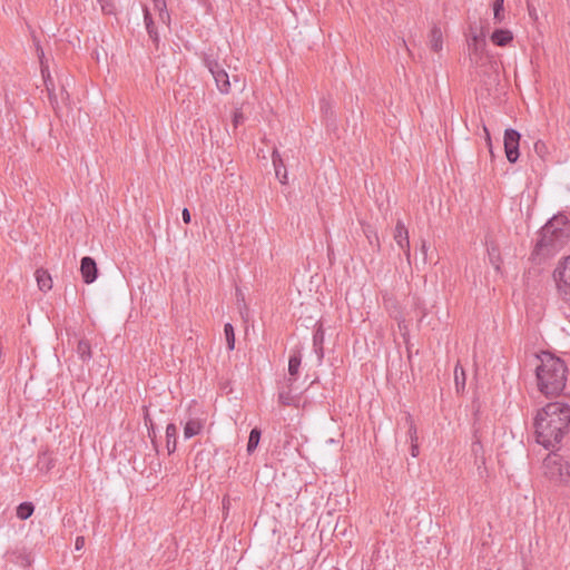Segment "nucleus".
<instances>
[{"label":"nucleus","instance_id":"obj_1","mask_svg":"<svg viewBox=\"0 0 570 570\" xmlns=\"http://www.w3.org/2000/svg\"><path fill=\"white\" fill-rule=\"evenodd\" d=\"M570 425V406L552 402L538 411L534 419L537 442L546 449L558 445Z\"/></svg>","mask_w":570,"mask_h":570},{"label":"nucleus","instance_id":"obj_2","mask_svg":"<svg viewBox=\"0 0 570 570\" xmlns=\"http://www.w3.org/2000/svg\"><path fill=\"white\" fill-rule=\"evenodd\" d=\"M540 365L537 366L539 391L546 396H557L566 387L568 368L563 360L550 352H542L538 356Z\"/></svg>","mask_w":570,"mask_h":570},{"label":"nucleus","instance_id":"obj_3","mask_svg":"<svg viewBox=\"0 0 570 570\" xmlns=\"http://www.w3.org/2000/svg\"><path fill=\"white\" fill-rule=\"evenodd\" d=\"M569 238L567 232L546 233V228L542 227L532 254L540 258L552 256L568 243Z\"/></svg>","mask_w":570,"mask_h":570},{"label":"nucleus","instance_id":"obj_4","mask_svg":"<svg viewBox=\"0 0 570 570\" xmlns=\"http://www.w3.org/2000/svg\"><path fill=\"white\" fill-rule=\"evenodd\" d=\"M468 50L470 63L475 68L478 75L495 68L497 62L485 53V40L482 37L473 35L468 40Z\"/></svg>","mask_w":570,"mask_h":570},{"label":"nucleus","instance_id":"obj_5","mask_svg":"<svg viewBox=\"0 0 570 570\" xmlns=\"http://www.w3.org/2000/svg\"><path fill=\"white\" fill-rule=\"evenodd\" d=\"M544 475L551 481L567 484L570 481V465L558 453H550L543 461Z\"/></svg>","mask_w":570,"mask_h":570},{"label":"nucleus","instance_id":"obj_6","mask_svg":"<svg viewBox=\"0 0 570 570\" xmlns=\"http://www.w3.org/2000/svg\"><path fill=\"white\" fill-rule=\"evenodd\" d=\"M205 66L212 73L218 91L223 95H228L232 89L230 78L226 69L220 62L215 59L207 57L205 59Z\"/></svg>","mask_w":570,"mask_h":570},{"label":"nucleus","instance_id":"obj_7","mask_svg":"<svg viewBox=\"0 0 570 570\" xmlns=\"http://www.w3.org/2000/svg\"><path fill=\"white\" fill-rule=\"evenodd\" d=\"M558 292L563 299H570V256L566 257L554 271Z\"/></svg>","mask_w":570,"mask_h":570},{"label":"nucleus","instance_id":"obj_8","mask_svg":"<svg viewBox=\"0 0 570 570\" xmlns=\"http://www.w3.org/2000/svg\"><path fill=\"white\" fill-rule=\"evenodd\" d=\"M45 83L48 91L49 101L55 111L58 114L63 106H68L69 94L63 86L59 87L57 90L51 79H46Z\"/></svg>","mask_w":570,"mask_h":570},{"label":"nucleus","instance_id":"obj_9","mask_svg":"<svg viewBox=\"0 0 570 570\" xmlns=\"http://www.w3.org/2000/svg\"><path fill=\"white\" fill-rule=\"evenodd\" d=\"M521 135L512 128L505 129L504 131V151L507 159L510 163H515L520 156L519 145Z\"/></svg>","mask_w":570,"mask_h":570},{"label":"nucleus","instance_id":"obj_10","mask_svg":"<svg viewBox=\"0 0 570 570\" xmlns=\"http://www.w3.org/2000/svg\"><path fill=\"white\" fill-rule=\"evenodd\" d=\"M394 240L400 249H402L406 256V259L410 261L411 252H410V240H409V232L402 220H397L394 230Z\"/></svg>","mask_w":570,"mask_h":570},{"label":"nucleus","instance_id":"obj_11","mask_svg":"<svg viewBox=\"0 0 570 570\" xmlns=\"http://www.w3.org/2000/svg\"><path fill=\"white\" fill-rule=\"evenodd\" d=\"M80 273L86 284H91L97 279L98 267L95 259L90 256L82 257L80 262Z\"/></svg>","mask_w":570,"mask_h":570},{"label":"nucleus","instance_id":"obj_12","mask_svg":"<svg viewBox=\"0 0 570 570\" xmlns=\"http://www.w3.org/2000/svg\"><path fill=\"white\" fill-rule=\"evenodd\" d=\"M546 233H560L567 232V235H570V222L564 215H556L553 216L544 226Z\"/></svg>","mask_w":570,"mask_h":570},{"label":"nucleus","instance_id":"obj_13","mask_svg":"<svg viewBox=\"0 0 570 570\" xmlns=\"http://www.w3.org/2000/svg\"><path fill=\"white\" fill-rule=\"evenodd\" d=\"M293 382H288L287 391H279L278 393V402L284 406H295L298 407L301 403V395L298 393H293L292 391Z\"/></svg>","mask_w":570,"mask_h":570},{"label":"nucleus","instance_id":"obj_14","mask_svg":"<svg viewBox=\"0 0 570 570\" xmlns=\"http://www.w3.org/2000/svg\"><path fill=\"white\" fill-rule=\"evenodd\" d=\"M205 421L200 419H189L184 426V438L191 439L202 433Z\"/></svg>","mask_w":570,"mask_h":570},{"label":"nucleus","instance_id":"obj_15","mask_svg":"<svg viewBox=\"0 0 570 570\" xmlns=\"http://www.w3.org/2000/svg\"><path fill=\"white\" fill-rule=\"evenodd\" d=\"M429 46L434 52H440L443 48V32L438 26H433L429 35Z\"/></svg>","mask_w":570,"mask_h":570},{"label":"nucleus","instance_id":"obj_16","mask_svg":"<svg viewBox=\"0 0 570 570\" xmlns=\"http://www.w3.org/2000/svg\"><path fill=\"white\" fill-rule=\"evenodd\" d=\"M272 161L275 168L276 177L279 179L282 184L287 183V173L284 166V161L281 157V154L275 149L272 154Z\"/></svg>","mask_w":570,"mask_h":570},{"label":"nucleus","instance_id":"obj_17","mask_svg":"<svg viewBox=\"0 0 570 570\" xmlns=\"http://www.w3.org/2000/svg\"><path fill=\"white\" fill-rule=\"evenodd\" d=\"M302 363V355L299 351H294L288 361V382H294L298 374V370Z\"/></svg>","mask_w":570,"mask_h":570},{"label":"nucleus","instance_id":"obj_18","mask_svg":"<svg viewBox=\"0 0 570 570\" xmlns=\"http://www.w3.org/2000/svg\"><path fill=\"white\" fill-rule=\"evenodd\" d=\"M36 279L40 291L47 292L52 288V279L50 274L43 269L39 268L36 271Z\"/></svg>","mask_w":570,"mask_h":570},{"label":"nucleus","instance_id":"obj_19","mask_svg":"<svg viewBox=\"0 0 570 570\" xmlns=\"http://www.w3.org/2000/svg\"><path fill=\"white\" fill-rule=\"evenodd\" d=\"M323 344H324V330H323L322 325L320 324L313 334V346H314V351L317 354V357L320 361L324 357Z\"/></svg>","mask_w":570,"mask_h":570},{"label":"nucleus","instance_id":"obj_20","mask_svg":"<svg viewBox=\"0 0 570 570\" xmlns=\"http://www.w3.org/2000/svg\"><path fill=\"white\" fill-rule=\"evenodd\" d=\"M176 445H177V428L174 423H169L166 426V446H167L169 454L175 452Z\"/></svg>","mask_w":570,"mask_h":570},{"label":"nucleus","instance_id":"obj_21","mask_svg":"<svg viewBox=\"0 0 570 570\" xmlns=\"http://www.w3.org/2000/svg\"><path fill=\"white\" fill-rule=\"evenodd\" d=\"M512 39V32L505 29H498L491 36L492 42L500 47L508 45Z\"/></svg>","mask_w":570,"mask_h":570},{"label":"nucleus","instance_id":"obj_22","mask_svg":"<svg viewBox=\"0 0 570 570\" xmlns=\"http://www.w3.org/2000/svg\"><path fill=\"white\" fill-rule=\"evenodd\" d=\"M77 354L82 362H89L91 360V346L87 340H80L78 342Z\"/></svg>","mask_w":570,"mask_h":570},{"label":"nucleus","instance_id":"obj_23","mask_svg":"<svg viewBox=\"0 0 570 570\" xmlns=\"http://www.w3.org/2000/svg\"><path fill=\"white\" fill-rule=\"evenodd\" d=\"M144 19L146 23V29L148 31L149 37L154 40V42H158V33L155 29L154 21L151 19V14L148 10V8H144Z\"/></svg>","mask_w":570,"mask_h":570},{"label":"nucleus","instance_id":"obj_24","mask_svg":"<svg viewBox=\"0 0 570 570\" xmlns=\"http://www.w3.org/2000/svg\"><path fill=\"white\" fill-rule=\"evenodd\" d=\"M37 465L40 471L48 472L55 466V461L48 452H42L38 456Z\"/></svg>","mask_w":570,"mask_h":570},{"label":"nucleus","instance_id":"obj_25","mask_svg":"<svg viewBox=\"0 0 570 570\" xmlns=\"http://www.w3.org/2000/svg\"><path fill=\"white\" fill-rule=\"evenodd\" d=\"M35 511V505L31 502H22L17 508V517L20 520L29 519Z\"/></svg>","mask_w":570,"mask_h":570},{"label":"nucleus","instance_id":"obj_26","mask_svg":"<svg viewBox=\"0 0 570 570\" xmlns=\"http://www.w3.org/2000/svg\"><path fill=\"white\" fill-rule=\"evenodd\" d=\"M262 432L258 428H254L248 438L247 442V452L252 454L256 448L258 446L259 440H261Z\"/></svg>","mask_w":570,"mask_h":570},{"label":"nucleus","instance_id":"obj_27","mask_svg":"<svg viewBox=\"0 0 570 570\" xmlns=\"http://www.w3.org/2000/svg\"><path fill=\"white\" fill-rule=\"evenodd\" d=\"M154 9L159 12V19L164 23H169L170 17L167 11V4L165 0H153Z\"/></svg>","mask_w":570,"mask_h":570},{"label":"nucleus","instance_id":"obj_28","mask_svg":"<svg viewBox=\"0 0 570 570\" xmlns=\"http://www.w3.org/2000/svg\"><path fill=\"white\" fill-rule=\"evenodd\" d=\"M465 372L462 366L459 364L454 368V382L456 391L460 392L461 390H464L465 386Z\"/></svg>","mask_w":570,"mask_h":570},{"label":"nucleus","instance_id":"obj_29","mask_svg":"<svg viewBox=\"0 0 570 570\" xmlns=\"http://www.w3.org/2000/svg\"><path fill=\"white\" fill-rule=\"evenodd\" d=\"M224 334H225L228 350L233 351L235 348V332H234V327L230 323L225 324Z\"/></svg>","mask_w":570,"mask_h":570},{"label":"nucleus","instance_id":"obj_30","mask_svg":"<svg viewBox=\"0 0 570 570\" xmlns=\"http://www.w3.org/2000/svg\"><path fill=\"white\" fill-rule=\"evenodd\" d=\"M503 2L504 0H494L493 2L494 20L497 22H501L503 20Z\"/></svg>","mask_w":570,"mask_h":570},{"label":"nucleus","instance_id":"obj_31","mask_svg":"<svg viewBox=\"0 0 570 570\" xmlns=\"http://www.w3.org/2000/svg\"><path fill=\"white\" fill-rule=\"evenodd\" d=\"M100 9L105 14L115 13V4L111 0H98Z\"/></svg>","mask_w":570,"mask_h":570},{"label":"nucleus","instance_id":"obj_32","mask_svg":"<svg viewBox=\"0 0 570 570\" xmlns=\"http://www.w3.org/2000/svg\"><path fill=\"white\" fill-rule=\"evenodd\" d=\"M534 153L541 158V159H544L546 156L548 155V147L547 145L541 141V140H538L535 144H534Z\"/></svg>","mask_w":570,"mask_h":570},{"label":"nucleus","instance_id":"obj_33","mask_svg":"<svg viewBox=\"0 0 570 570\" xmlns=\"http://www.w3.org/2000/svg\"><path fill=\"white\" fill-rule=\"evenodd\" d=\"M243 121H244L243 112L239 109L235 110V112L233 115V125H234V127H237Z\"/></svg>","mask_w":570,"mask_h":570},{"label":"nucleus","instance_id":"obj_34","mask_svg":"<svg viewBox=\"0 0 570 570\" xmlns=\"http://www.w3.org/2000/svg\"><path fill=\"white\" fill-rule=\"evenodd\" d=\"M409 421H410V428H409L410 440H411V442H417L416 428L410 419H409Z\"/></svg>","mask_w":570,"mask_h":570},{"label":"nucleus","instance_id":"obj_35","mask_svg":"<svg viewBox=\"0 0 570 570\" xmlns=\"http://www.w3.org/2000/svg\"><path fill=\"white\" fill-rule=\"evenodd\" d=\"M85 547V538L83 537H77L75 542V548L77 551L82 550Z\"/></svg>","mask_w":570,"mask_h":570},{"label":"nucleus","instance_id":"obj_36","mask_svg":"<svg viewBox=\"0 0 570 570\" xmlns=\"http://www.w3.org/2000/svg\"><path fill=\"white\" fill-rule=\"evenodd\" d=\"M181 217H183V220H184L185 224H189L190 223L191 217H190V213H189L188 208H184L183 209Z\"/></svg>","mask_w":570,"mask_h":570},{"label":"nucleus","instance_id":"obj_37","mask_svg":"<svg viewBox=\"0 0 570 570\" xmlns=\"http://www.w3.org/2000/svg\"><path fill=\"white\" fill-rule=\"evenodd\" d=\"M411 455L416 458L419 455V445L417 442H411Z\"/></svg>","mask_w":570,"mask_h":570},{"label":"nucleus","instance_id":"obj_38","mask_svg":"<svg viewBox=\"0 0 570 570\" xmlns=\"http://www.w3.org/2000/svg\"><path fill=\"white\" fill-rule=\"evenodd\" d=\"M144 412H145V415H144V419H145V424L148 426H153V421L149 416V413H148V409L146 406H144Z\"/></svg>","mask_w":570,"mask_h":570},{"label":"nucleus","instance_id":"obj_39","mask_svg":"<svg viewBox=\"0 0 570 570\" xmlns=\"http://www.w3.org/2000/svg\"><path fill=\"white\" fill-rule=\"evenodd\" d=\"M232 79H233L234 83H239L240 82V89L242 90L245 88V81L240 80V78L237 75H233Z\"/></svg>","mask_w":570,"mask_h":570},{"label":"nucleus","instance_id":"obj_40","mask_svg":"<svg viewBox=\"0 0 570 570\" xmlns=\"http://www.w3.org/2000/svg\"><path fill=\"white\" fill-rule=\"evenodd\" d=\"M481 448H482V446H481V443H480L479 441H475V442H473V443H472V451H473L474 453H478V451H479Z\"/></svg>","mask_w":570,"mask_h":570},{"label":"nucleus","instance_id":"obj_41","mask_svg":"<svg viewBox=\"0 0 570 570\" xmlns=\"http://www.w3.org/2000/svg\"><path fill=\"white\" fill-rule=\"evenodd\" d=\"M399 328H400V331H403V330L406 331L407 330L406 326L404 325V321H400L399 322Z\"/></svg>","mask_w":570,"mask_h":570},{"label":"nucleus","instance_id":"obj_42","mask_svg":"<svg viewBox=\"0 0 570 570\" xmlns=\"http://www.w3.org/2000/svg\"><path fill=\"white\" fill-rule=\"evenodd\" d=\"M483 129H484V132H485V135H487V140H488V141H489V144H490V142H491L490 134H489V131H488L487 127H483Z\"/></svg>","mask_w":570,"mask_h":570},{"label":"nucleus","instance_id":"obj_43","mask_svg":"<svg viewBox=\"0 0 570 570\" xmlns=\"http://www.w3.org/2000/svg\"><path fill=\"white\" fill-rule=\"evenodd\" d=\"M421 250H422V253H423L424 255L426 254V245H425V243H424V242H423V244H422Z\"/></svg>","mask_w":570,"mask_h":570},{"label":"nucleus","instance_id":"obj_44","mask_svg":"<svg viewBox=\"0 0 570 570\" xmlns=\"http://www.w3.org/2000/svg\"><path fill=\"white\" fill-rule=\"evenodd\" d=\"M401 41H402V45H403L404 47H406V42H405V40H404V39H401Z\"/></svg>","mask_w":570,"mask_h":570}]
</instances>
